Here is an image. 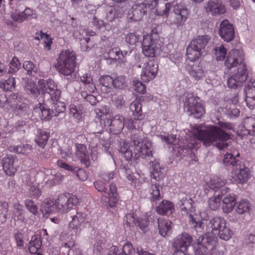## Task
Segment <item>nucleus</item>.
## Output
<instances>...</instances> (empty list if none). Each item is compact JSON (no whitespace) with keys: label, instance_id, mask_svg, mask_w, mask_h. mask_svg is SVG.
Here are the masks:
<instances>
[{"label":"nucleus","instance_id":"obj_55","mask_svg":"<svg viewBox=\"0 0 255 255\" xmlns=\"http://www.w3.org/2000/svg\"><path fill=\"white\" fill-rule=\"evenodd\" d=\"M250 207L249 201L242 200L239 202L236 210L239 214H243L246 212H249Z\"/></svg>","mask_w":255,"mask_h":255},{"label":"nucleus","instance_id":"obj_23","mask_svg":"<svg viewBox=\"0 0 255 255\" xmlns=\"http://www.w3.org/2000/svg\"><path fill=\"white\" fill-rule=\"evenodd\" d=\"M156 210L161 215H170L174 211V204L169 201L163 200L156 207Z\"/></svg>","mask_w":255,"mask_h":255},{"label":"nucleus","instance_id":"obj_22","mask_svg":"<svg viewBox=\"0 0 255 255\" xmlns=\"http://www.w3.org/2000/svg\"><path fill=\"white\" fill-rule=\"evenodd\" d=\"M188 73L191 77L195 80L198 81L205 76V71L202 66L199 62L193 63L192 65H189Z\"/></svg>","mask_w":255,"mask_h":255},{"label":"nucleus","instance_id":"obj_50","mask_svg":"<svg viewBox=\"0 0 255 255\" xmlns=\"http://www.w3.org/2000/svg\"><path fill=\"white\" fill-rule=\"evenodd\" d=\"M63 178L64 176L62 174L57 173L55 175H52V178L46 182V184L49 187L59 184L63 181Z\"/></svg>","mask_w":255,"mask_h":255},{"label":"nucleus","instance_id":"obj_43","mask_svg":"<svg viewBox=\"0 0 255 255\" xmlns=\"http://www.w3.org/2000/svg\"><path fill=\"white\" fill-rule=\"evenodd\" d=\"M120 9H116L113 7H110L107 9V13L106 18L108 21H112L116 18L121 17L123 14V11H120Z\"/></svg>","mask_w":255,"mask_h":255},{"label":"nucleus","instance_id":"obj_8","mask_svg":"<svg viewBox=\"0 0 255 255\" xmlns=\"http://www.w3.org/2000/svg\"><path fill=\"white\" fill-rule=\"evenodd\" d=\"M156 4V0H146L142 3L134 5L131 13L128 14L129 18L135 21L140 20L147 11L152 9Z\"/></svg>","mask_w":255,"mask_h":255},{"label":"nucleus","instance_id":"obj_54","mask_svg":"<svg viewBox=\"0 0 255 255\" xmlns=\"http://www.w3.org/2000/svg\"><path fill=\"white\" fill-rule=\"evenodd\" d=\"M28 190L29 196L33 198H38L41 195V191L38 188L37 183L36 182L29 186Z\"/></svg>","mask_w":255,"mask_h":255},{"label":"nucleus","instance_id":"obj_45","mask_svg":"<svg viewBox=\"0 0 255 255\" xmlns=\"http://www.w3.org/2000/svg\"><path fill=\"white\" fill-rule=\"evenodd\" d=\"M113 86L119 89H124L127 87V80L125 76H117L113 79Z\"/></svg>","mask_w":255,"mask_h":255},{"label":"nucleus","instance_id":"obj_63","mask_svg":"<svg viewBox=\"0 0 255 255\" xmlns=\"http://www.w3.org/2000/svg\"><path fill=\"white\" fill-rule=\"evenodd\" d=\"M151 190L152 192L151 194L152 196L151 197V201H155L159 200L161 198L159 186L156 184H152L151 185Z\"/></svg>","mask_w":255,"mask_h":255},{"label":"nucleus","instance_id":"obj_11","mask_svg":"<svg viewBox=\"0 0 255 255\" xmlns=\"http://www.w3.org/2000/svg\"><path fill=\"white\" fill-rule=\"evenodd\" d=\"M158 65L153 60H149L142 69L141 78L143 82H148L153 79L156 75Z\"/></svg>","mask_w":255,"mask_h":255},{"label":"nucleus","instance_id":"obj_25","mask_svg":"<svg viewBox=\"0 0 255 255\" xmlns=\"http://www.w3.org/2000/svg\"><path fill=\"white\" fill-rule=\"evenodd\" d=\"M210 38L207 35L198 36L193 39L190 43L193 47H195L199 51L203 53L205 46L208 43Z\"/></svg>","mask_w":255,"mask_h":255},{"label":"nucleus","instance_id":"obj_7","mask_svg":"<svg viewBox=\"0 0 255 255\" xmlns=\"http://www.w3.org/2000/svg\"><path fill=\"white\" fill-rule=\"evenodd\" d=\"M184 111L195 118L199 119L204 114L205 110L201 104L191 94H188L184 104Z\"/></svg>","mask_w":255,"mask_h":255},{"label":"nucleus","instance_id":"obj_52","mask_svg":"<svg viewBox=\"0 0 255 255\" xmlns=\"http://www.w3.org/2000/svg\"><path fill=\"white\" fill-rule=\"evenodd\" d=\"M220 238L224 240H229L232 237V232L230 229L226 225L224 227H223L217 234Z\"/></svg>","mask_w":255,"mask_h":255},{"label":"nucleus","instance_id":"obj_32","mask_svg":"<svg viewBox=\"0 0 255 255\" xmlns=\"http://www.w3.org/2000/svg\"><path fill=\"white\" fill-rule=\"evenodd\" d=\"M109 187L110 190L108 193L109 205L112 208L116 206V203L119 200V197L116 185L114 183H111Z\"/></svg>","mask_w":255,"mask_h":255},{"label":"nucleus","instance_id":"obj_19","mask_svg":"<svg viewBox=\"0 0 255 255\" xmlns=\"http://www.w3.org/2000/svg\"><path fill=\"white\" fill-rule=\"evenodd\" d=\"M44 90L46 94H48L52 100H59L61 95V91L57 89V85L52 80H48L44 85Z\"/></svg>","mask_w":255,"mask_h":255},{"label":"nucleus","instance_id":"obj_61","mask_svg":"<svg viewBox=\"0 0 255 255\" xmlns=\"http://www.w3.org/2000/svg\"><path fill=\"white\" fill-rule=\"evenodd\" d=\"M29 111V107L24 103H21L17 106L16 112L20 116H25Z\"/></svg>","mask_w":255,"mask_h":255},{"label":"nucleus","instance_id":"obj_40","mask_svg":"<svg viewBox=\"0 0 255 255\" xmlns=\"http://www.w3.org/2000/svg\"><path fill=\"white\" fill-rule=\"evenodd\" d=\"M226 184V180L218 177H213L211 178L208 185L209 187L215 191L224 186Z\"/></svg>","mask_w":255,"mask_h":255},{"label":"nucleus","instance_id":"obj_1","mask_svg":"<svg viewBox=\"0 0 255 255\" xmlns=\"http://www.w3.org/2000/svg\"><path fill=\"white\" fill-rule=\"evenodd\" d=\"M231 130H234L232 124L222 121H219L216 126L209 127L205 130L198 128L194 133L196 138L191 139L187 145L180 146L178 152L181 157L190 155L192 157L194 150L200 147V141L206 147L213 145L219 150L227 149L229 146L227 140L230 138L228 131Z\"/></svg>","mask_w":255,"mask_h":255},{"label":"nucleus","instance_id":"obj_15","mask_svg":"<svg viewBox=\"0 0 255 255\" xmlns=\"http://www.w3.org/2000/svg\"><path fill=\"white\" fill-rule=\"evenodd\" d=\"M219 34L225 41L230 42L235 37L233 26L228 19L223 20L220 25Z\"/></svg>","mask_w":255,"mask_h":255},{"label":"nucleus","instance_id":"obj_42","mask_svg":"<svg viewBox=\"0 0 255 255\" xmlns=\"http://www.w3.org/2000/svg\"><path fill=\"white\" fill-rule=\"evenodd\" d=\"M24 89L28 95L35 97L39 94L37 85L32 81H26L25 83Z\"/></svg>","mask_w":255,"mask_h":255},{"label":"nucleus","instance_id":"obj_35","mask_svg":"<svg viewBox=\"0 0 255 255\" xmlns=\"http://www.w3.org/2000/svg\"><path fill=\"white\" fill-rule=\"evenodd\" d=\"M129 109L134 117H137L138 119H143L144 116L142 113L141 104L139 101H133L129 106Z\"/></svg>","mask_w":255,"mask_h":255},{"label":"nucleus","instance_id":"obj_60","mask_svg":"<svg viewBox=\"0 0 255 255\" xmlns=\"http://www.w3.org/2000/svg\"><path fill=\"white\" fill-rule=\"evenodd\" d=\"M14 238L16 242V245L20 248H23L25 247L23 234L19 231H17L14 233Z\"/></svg>","mask_w":255,"mask_h":255},{"label":"nucleus","instance_id":"obj_9","mask_svg":"<svg viewBox=\"0 0 255 255\" xmlns=\"http://www.w3.org/2000/svg\"><path fill=\"white\" fill-rule=\"evenodd\" d=\"M162 47V42L159 39H152L148 36H144L142 43V50L143 54L146 57H153L158 53Z\"/></svg>","mask_w":255,"mask_h":255},{"label":"nucleus","instance_id":"obj_47","mask_svg":"<svg viewBox=\"0 0 255 255\" xmlns=\"http://www.w3.org/2000/svg\"><path fill=\"white\" fill-rule=\"evenodd\" d=\"M23 68L27 71V74L32 76H35L37 73L36 66L30 61H25L23 64Z\"/></svg>","mask_w":255,"mask_h":255},{"label":"nucleus","instance_id":"obj_20","mask_svg":"<svg viewBox=\"0 0 255 255\" xmlns=\"http://www.w3.org/2000/svg\"><path fill=\"white\" fill-rule=\"evenodd\" d=\"M226 225V221L223 218L216 216L211 219L207 226L209 230L211 231L213 234L216 235Z\"/></svg>","mask_w":255,"mask_h":255},{"label":"nucleus","instance_id":"obj_10","mask_svg":"<svg viewBox=\"0 0 255 255\" xmlns=\"http://www.w3.org/2000/svg\"><path fill=\"white\" fill-rule=\"evenodd\" d=\"M188 9L182 5H177L174 7L173 12L168 18L170 24L176 27L182 26L188 17Z\"/></svg>","mask_w":255,"mask_h":255},{"label":"nucleus","instance_id":"obj_49","mask_svg":"<svg viewBox=\"0 0 255 255\" xmlns=\"http://www.w3.org/2000/svg\"><path fill=\"white\" fill-rule=\"evenodd\" d=\"M52 113L53 116H57L59 114L63 113L65 111V106L64 103L56 101L54 105L52 107Z\"/></svg>","mask_w":255,"mask_h":255},{"label":"nucleus","instance_id":"obj_12","mask_svg":"<svg viewBox=\"0 0 255 255\" xmlns=\"http://www.w3.org/2000/svg\"><path fill=\"white\" fill-rule=\"evenodd\" d=\"M193 239L188 233H182L174 239L172 246L176 251L185 252L187 248L191 246Z\"/></svg>","mask_w":255,"mask_h":255},{"label":"nucleus","instance_id":"obj_64","mask_svg":"<svg viewBox=\"0 0 255 255\" xmlns=\"http://www.w3.org/2000/svg\"><path fill=\"white\" fill-rule=\"evenodd\" d=\"M113 101L115 106L120 109L125 107V100L123 95H118L115 96L113 99Z\"/></svg>","mask_w":255,"mask_h":255},{"label":"nucleus","instance_id":"obj_46","mask_svg":"<svg viewBox=\"0 0 255 255\" xmlns=\"http://www.w3.org/2000/svg\"><path fill=\"white\" fill-rule=\"evenodd\" d=\"M197 246L198 248L195 250V255H211L212 254L213 249L199 242Z\"/></svg>","mask_w":255,"mask_h":255},{"label":"nucleus","instance_id":"obj_33","mask_svg":"<svg viewBox=\"0 0 255 255\" xmlns=\"http://www.w3.org/2000/svg\"><path fill=\"white\" fill-rule=\"evenodd\" d=\"M200 239L201 237L198 239L199 243L213 249H214L217 244V238L209 233L206 234L205 236L202 237L201 241Z\"/></svg>","mask_w":255,"mask_h":255},{"label":"nucleus","instance_id":"obj_13","mask_svg":"<svg viewBox=\"0 0 255 255\" xmlns=\"http://www.w3.org/2000/svg\"><path fill=\"white\" fill-rule=\"evenodd\" d=\"M204 7L206 12L213 16L221 15L226 12L225 6L220 0H209Z\"/></svg>","mask_w":255,"mask_h":255},{"label":"nucleus","instance_id":"obj_6","mask_svg":"<svg viewBox=\"0 0 255 255\" xmlns=\"http://www.w3.org/2000/svg\"><path fill=\"white\" fill-rule=\"evenodd\" d=\"M75 60L74 51L68 49L62 50L57 59L55 68L60 73L65 76H70L74 70Z\"/></svg>","mask_w":255,"mask_h":255},{"label":"nucleus","instance_id":"obj_26","mask_svg":"<svg viewBox=\"0 0 255 255\" xmlns=\"http://www.w3.org/2000/svg\"><path fill=\"white\" fill-rule=\"evenodd\" d=\"M243 131H245L244 134H250L255 136V116L248 117L245 118L243 121Z\"/></svg>","mask_w":255,"mask_h":255},{"label":"nucleus","instance_id":"obj_51","mask_svg":"<svg viewBox=\"0 0 255 255\" xmlns=\"http://www.w3.org/2000/svg\"><path fill=\"white\" fill-rule=\"evenodd\" d=\"M122 57H124L123 52L118 48H112L108 52V58L117 61Z\"/></svg>","mask_w":255,"mask_h":255},{"label":"nucleus","instance_id":"obj_17","mask_svg":"<svg viewBox=\"0 0 255 255\" xmlns=\"http://www.w3.org/2000/svg\"><path fill=\"white\" fill-rule=\"evenodd\" d=\"M87 215L80 212H76V214L71 216L72 220L69 223V228L74 230L77 234L78 230L84 226Z\"/></svg>","mask_w":255,"mask_h":255},{"label":"nucleus","instance_id":"obj_36","mask_svg":"<svg viewBox=\"0 0 255 255\" xmlns=\"http://www.w3.org/2000/svg\"><path fill=\"white\" fill-rule=\"evenodd\" d=\"M49 137V134L45 131L38 130L37 136L35 138V141L39 146L43 148L47 143Z\"/></svg>","mask_w":255,"mask_h":255},{"label":"nucleus","instance_id":"obj_58","mask_svg":"<svg viewBox=\"0 0 255 255\" xmlns=\"http://www.w3.org/2000/svg\"><path fill=\"white\" fill-rule=\"evenodd\" d=\"M87 91H82L81 95L82 97L91 105H95L98 102L97 97L92 94H88Z\"/></svg>","mask_w":255,"mask_h":255},{"label":"nucleus","instance_id":"obj_27","mask_svg":"<svg viewBox=\"0 0 255 255\" xmlns=\"http://www.w3.org/2000/svg\"><path fill=\"white\" fill-rule=\"evenodd\" d=\"M36 112L39 113V116L42 120L49 121L53 116L52 111L44 104L39 103L38 107L36 106L34 109Z\"/></svg>","mask_w":255,"mask_h":255},{"label":"nucleus","instance_id":"obj_34","mask_svg":"<svg viewBox=\"0 0 255 255\" xmlns=\"http://www.w3.org/2000/svg\"><path fill=\"white\" fill-rule=\"evenodd\" d=\"M142 119H138L137 117H134V119H128L125 121V126L129 130H135L137 129V132L135 133H138L139 132L143 133L140 131L138 129L141 128L142 125L141 121ZM133 133L132 134H133Z\"/></svg>","mask_w":255,"mask_h":255},{"label":"nucleus","instance_id":"obj_18","mask_svg":"<svg viewBox=\"0 0 255 255\" xmlns=\"http://www.w3.org/2000/svg\"><path fill=\"white\" fill-rule=\"evenodd\" d=\"M125 125V118L122 115H116L111 120L110 130L115 134L121 132Z\"/></svg>","mask_w":255,"mask_h":255},{"label":"nucleus","instance_id":"obj_3","mask_svg":"<svg viewBox=\"0 0 255 255\" xmlns=\"http://www.w3.org/2000/svg\"><path fill=\"white\" fill-rule=\"evenodd\" d=\"M130 147L134 150L132 153L131 149H129L123 153L122 156L126 160L131 159L137 160L139 157L143 158L153 157L154 147L152 143L147 137L142 133L133 134L131 136Z\"/></svg>","mask_w":255,"mask_h":255},{"label":"nucleus","instance_id":"obj_53","mask_svg":"<svg viewBox=\"0 0 255 255\" xmlns=\"http://www.w3.org/2000/svg\"><path fill=\"white\" fill-rule=\"evenodd\" d=\"M141 40V37L135 32H130L126 36V41L131 45H135Z\"/></svg>","mask_w":255,"mask_h":255},{"label":"nucleus","instance_id":"obj_28","mask_svg":"<svg viewBox=\"0 0 255 255\" xmlns=\"http://www.w3.org/2000/svg\"><path fill=\"white\" fill-rule=\"evenodd\" d=\"M245 91L247 94L245 99L247 105L249 108H253L255 106V86L249 85L246 86Z\"/></svg>","mask_w":255,"mask_h":255},{"label":"nucleus","instance_id":"obj_24","mask_svg":"<svg viewBox=\"0 0 255 255\" xmlns=\"http://www.w3.org/2000/svg\"><path fill=\"white\" fill-rule=\"evenodd\" d=\"M193 202L192 199L187 196L180 200L178 205L183 215H188L189 212H193L195 211L192 205Z\"/></svg>","mask_w":255,"mask_h":255},{"label":"nucleus","instance_id":"obj_14","mask_svg":"<svg viewBox=\"0 0 255 255\" xmlns=\"http://www.w3.org/2000/svg\"><path fill=\"white\" fill-rule=\"evenodd\" d=\"M17 158L12 155H7L2 158V168L7 175H14L17 170Z\"/></svg>","mask_w":255,"mask_h":255},{"label":"nucleus","instance_id":"obj_16","mask_svg":"<svg viewBox=\"0 0 255 255\" xmlns=\"http://www.w3.org/2000/svg\"><path fill=\"white\" fill-rule=\"evenodd\" d=\"M75 146L76 156L86 167H88L90 165V161L86 145L84 144L75 143Z\"/></svg>","mask_w":255,"mask_h":255},{"label":"nucleus","instance_id":"obj_57","mask_svg":"<svg viewBox=\"0 0 255 255\" xmlns=\"http://www.w3.org/2000/svg\"><path fill=\"white\" fill-rule=\"evenodd\" d=\"M9 68L8 73L14 74L16 73L20 68V64L18 59L15 57H13L9 63Z\"/></svg>","mask_w":255,"mask_h":255},{"label":"nucleus","instance_id":"obj_2","mask_svg":"<svg viewBox=\"0 0 255 255\" xmlns=\"http://www.w3.org/2000/svg\"><path fill=\"white\" fill-rule=\"evenodd\" d=\"M225 66L229 69L237 68L227 80L228 87L230 89H238L247 79L248 73L247 65L242 50L233 49L230 51L225 61Z\"/></svg>","mask_w":255,"mask_h":255},{"label":"nucleus","instance_id":"obj_37","mask_svg":"<svg viewBox=\"0 0 255 255\" xmlns=\"http://www.w3.org/2000/svg\"><path fill=\"white\" fill-rule=\"evenodd\" d=\"M42 246L40 238L33 236L28 245V249L31 254H36Z\"/></svg>","mask_w":255,"mask_h":255},{"label":"nucleus","instance_id":"obj_41","mask_svg":"<svg viewBox=\"0 0 255 255\" xmlns=\"http://www.w3.org/2000/svg\"><path fill=\"white\" fill-rule=\"evenodd\" d=\"M10 152L17 153L28 154L31 150V146L28 144L25 145H10L8 147Z\"/></svg>","mask_w":255,"mask_h":255},{"label":"nucleus","instance_id":"obj_31","mask_svg":"<svg viewBox=\"0 0 255 255\" xmlns=\"http://www.w3.org/2000/svg\"><path fill=\"white\" fill-rule=\"evenodd\" d=\"M235 195H229L226 196L223 200L222 209L225 213L231 212L235 205Z\"/></svg>","mask_w":255,"mask_h":255},{"label":"nucleus","instance_id":"obj_56","mask_svg":"<svg viewBox=\"0 0 255 255\" xmlns=\"http://www.w3.org/2000/svg\"><path fill=\"white\" fill-rule=\"evenodd\" d=\"M8 211V204L6 202L0 201V218L4 222L7 219Z\"/></svg>","mask_w":255,"mask_h":255},{"label":"nucleus","instance_id":"obj_30","mask_svg":"<svg viewBox=\"0 0 255 255\" xmlns=\"http://www.w3.org/2000/svg\"><path fill=\"white\" fill-rule=\"evenodd\" d=\"M81 81L84 84V89L89 93H93L96 89V87L93 83L92 76L88 74H84L80 77Z\"/></svg>","mask_w":255,"mask_h":255},{"label":"nucleus","instance_id":"obj_48","mask_svg":"<svg viewBox=\"0 0 255 255\" xmlns=\"http://www.w3.org/2000/svg\"><path fill=\"white\" fill-rule=\"evenodd\" d=\"M214 54L217 60H223L227 54V50L224 46L222 44L214 48Z\"/></svg>","mask_w":255,"mask_h":255},{"label":"nucleus","instance_id":"obj_62","mask_svg":"<svg viewBox=\"0 0 255 255\" xmlns=\"http://www.w3.org/2000/svg\"><path fill=\"white\" fill-rule=\"evenodd\" d=\"M135 253L132 244L130 243H127L123 247V251L120 253V255H133Z\"/></svg>","mask_w":255,"mask_h":255},{"label":"nucleus","instance_id":"obj_5","mask_svg":"<svg viewBox=\"0 0 255 255\" xmlns=\"http://www.w3.org/2000/svg\"><path fill=\"white\" fill-rule=\"evenodd\" d=\"M239 153L234 156L231 153H227L223 159V163L227 166H232V182L243 183L246 182L249 177V169L245 167L244 163L238 159Z\"/></svg>","mask_w":255,"mask_h":255},{"label":"nucleus","instance_id":"obj_39","mask_svg":"<svg viewBox=\"0 0 255 255\" xmlns=\"http://www.w3.org/2000/svg\"><path fill=\"white\" fill-rule=\"evenodd\" d=\"M152 171L151 172V176L156 180H159L163 174V168H161L157 161L152 162Z\"/></svg>","mask_w":255,"mask_h":255},{"label":"nucleus","instance_id":"obj_4","mask_svg":"<svg viewBox=\"0 0 255 255\" xmlns=\"http://www.w3.org/2000/svg\"><path fill=\"white\" fill-rule=\"evenodd\" d=\"M79 202V199L75 195L69 194H61L56 200L48 198L45 200L42 204V210L46 213L50 214L55 212L65 213L73 206H76Z\"/></svg>","mask_w":255,"mask_h":255},{"label":"nucleus","instance_id":"obj_59","mask_svg":"<svg viewBox=\"0 0 255 255\" xmlns=\"http://www.w3.org/2000/svg\"><path fill=\"white\" fill-rule=\"evenodd\" d=\"M221 198L219 196L210 198L208 201L209 208L214 211L218 209L220 206Z\"/></svg>","mask_w":255,"mask_h":255},{"label":"nucleus","instance_id":"obj_38","mask_svg":"<svg viewBox=\"0 0 255 255\" xmlns=\"http://www.w3.org/2000/svg\"><path fill=\"white\" fill-rule=\"evenodd\" d=\"M189 44L186 49V55L187 58L191 61H195L199 58L203 53L199 50L196 49L195 47Z\"/></svg>","mask_w":255,"mask_h":255},{"label":"nucleus","instance_id":"obj_44","mask_svg":"<svg viewBox=\"0 0 255 255\" xmlns=\"http://www.w3.org/2000/svg\"><path fill=\"white\" fill-rule=\"evenodd\" d=\"M15 82L13 77H9L4 81L0 82V88L5 91H12L15 89Z\"/></svg>","mask_w":255,"mask_h":255},{"label":"nucleus","instance_id":"obj_21","mask_svg":"<svg viewBox=\"0 0 255 255\" xmlns=\"http://www.w3.org/2000/svg\"><path fill=\"white\" fill-rule=\"evenodd\" d=\"M157 224L159 233L161 236L165 237L171 233L172 223L170 221L159 218L157 219Z\"/></svg>","mask_w":255,"mask_h":255},{"label":"nucleus","instance_id":"obj_29","mask_svg":"<svg viewBox=\"0 0 255 255\" xmlns=\"http://www.w3.org/2000/svg\"><path fill=\"white\" fill-rule=\"evenodd\" d=\"M101 89L105 93L111 92V87L113 86V78L109 75L102 76L99 78Z\"/></svg>","mask_w":255,"mask_h":255}]
</instances>
